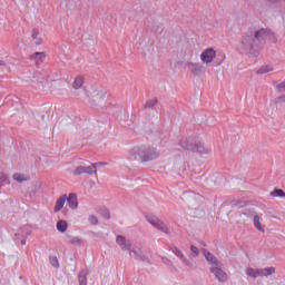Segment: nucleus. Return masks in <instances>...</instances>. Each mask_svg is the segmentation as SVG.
I'll return each instance as SVG.
<instances>
[{"label":"nucleus","instance_id":"1","mask_svg":"<svg viewBox=\"0 0 285 285\" xmlns=\"http://www.w3.org/2000/svg\"><path fill=\"white\" fill-rule=\"evenodd\" d=\"M267 41L277 43V37L274 32L264 28H249L238 45V52L248 55V57H257Z\"/></svg>","mask_w":285,"mask_h":285},{"label":"nucleus","instance_id":"2","mask_svg":"<svg viewBox=\"0 0 285 285\" xmlns=\"http://www.w3.org/2000/svg\"><path fill=\"white\" fill-rule=\"evenodd\" d=\"M130 159L135 161H153V159H157L159 157V153H157V148L150 146H140L134 147L129 150Z\"/></svg>","mask_w":285,"mask_h":285},{"label":"nucleus","instance_id":"3","mask_svg":"<svg viewBox=\"0 0 285 285\" xmlns=\"http://www.w3.org/2000/svg\"><path fill=\"white\" fill-rule=\"evenodd\" d=\"M179 146L189 153H198L199 155H207L208 153L206 147L197 141V137H185L180 140Z\"/></svg>","mask_w":285,"mask_h":285},{"label":"nucleus","instance_id":"4","mask_svg":"<svg viewBox=\"0 0 285 285\" xmlns=\"http://www.w3.org/2000/svg\"><path fill=\"white\" fill-rule=\"evenodd\" d=\"M146 219L154 228H157V230H160L161 233H165V235H170V228L168 225L161 220L155 215H147Z\"/></svg>","mask_w":285,"mask_h":285},{"label":"nucleus","instance_id":"5","mask_svg":"<svg viewBox=\"0 0 285 285\" xmlns=\"http://www.w3.org/2000/svg\"><path fill=\"white\" fill-rule=\"evenodd\" d=\"M129 255L137 262H146L147 264H150V258L144 255V252L138 246H131L129 249Z\"/></svg>","mask_w":285,"mask_h":285},{"label":"nucleus","instance_id":"6","mask_svg":"<svg viewBox=\"0 0 285 285\" xmlns=\"http://www.w3.org/2000/svg\"><path fill=\"white\" fill-rule=\"evenodd\" d=\"M32 233V228H30V226L24 225L22 228H20L17 233H16V237L17 239L20 240V244L22 246H26V239H28V237H30Z\"/></svg>","mask_w":285,"mask_h":285},{"label":"nucleus","instance_id":"7","mask_svg":"<svg viewBox=\"0 0 285 285\" xmlns=\"http://www.w3.org/2000/svg\"><path fill=\"white\" fill-rule=\"evenodd\" d=\"M73 175H97V167L95 165L90 166H78L73 170Z\"/></svg>","mask_w":285,"mask_h":285},{"label":"nucleus","instance_id":"8","mask_svg":"<svg viewBox=\"0 0 285 285\" xmlns=\"http://www.w3.org/2000/svg\"><path fill=\"white\" fill-rule=\"evenodd\" d=\"M215 57H217L215 49L208 48L202 52L200 60L204 61V63H213Z\"/></svg>","mask_w":285,"mask_h":285},{"label":"nucleus","instance_id":"9","mask_svg":"<svg viewBox=\"0 0 285 285\" xmlns=\"http://www.w3.org/2000/svg\"><path fill=\"white\" fill-rule=\"evenodd\" d=\"M222 268H224V266L210 267V273L215 275L218 282L224 283L226 282V279H228V274H226V272H224V269Z\"/></svg>","mask_w":285,"mask_h":285},{"label":"nucleus","instance_id":"10","mask_svg":"<svg viewBox=\"0 0 285 285\" xmlns=\"http://www.w3.org/2000/svg\"><path fill=\"white\" fill-rule=\"evenodd\" d=\"M116 244L121 248V250H130L132 248V242L127 239L126 236L118 235L116 237Z\"/></svg>","mask_w":285,"mask_h":285},{"label":"nucleus","instance_id":"11","mask_svg":"<svg viewBox=\"0 0 285 285\" xmlns=\"http://www.w3.org/2000/svg\"><path fill=\"white\" fill-rule=\"evenodd\" d=\"M203 255L206 258V261L208 262V264L212 265V267L224 266V264H222V262H219V259H217L215 257V255H213V253L207 252L206 249H204Z\"/></svg>","mask_w":285,"mask_h":285},{"label":"nucleus","instance_id":"12","mask_svg":"<svg viewBox=\"0 0 285 285\" xmlns=\"http://www.w3.org/2000/svg\"><path fill=\"white\" fill-rule=\"evenodd\" d=\"M66 200L69 208H71V210H76V208L79 207V202L77 200V194L75 193L69 194Z\"/></svg>","mask_w":285,"mask_h":285},{"label":"nucleus","instance_id":"13","mask_svg":"<svg viewBox=\"0 0 285 285\" xmlns=\"http://www.w3.org/2000/svg\"><path fill=\"white\" fill-rule=\"evenodd\" d=\"M188 68L190 69V72L195 75V77H199L202 75V70L204 69L202 65L195 62L188 63Z\"/></svg>","mask_w":285,"mask_h":285},{"label":"nucleus","instance_id":"14","mask_svg":"<svg viewBox=\"0 0 285 285\" xmlns=\"http://www.w3.org/2000/svg\"><path fill=\"white\" fill-rule=\"evenodd\" d=\"M259 277H271V275H274L275 267H264L258 268Z\"/></svg>","mask_w":285,"mask_h":285},{"label":"nucleus","instance_id":"15","mask_svg":"<svg viewBox=\"0 0 285 285\" xmlns=\"http://www.w3.org/2000/svg\"><path fill=\"white\" fill-rule=\"evenodd\" d=\"M66 199H67V196L66 195H62L60 196L57 202H56V206H55V213H59V210H61V208H63V206H66Z\"/></svg>","mask_w":285,"mask_h":285},{"label":"nucleus","instance_id":"16","mask_svg":"<svg viewBox=\"0 0 285 285\" xmlns=\"http://www.w3.org/2000/svg\"><path fill=\"white\" fill-rule=\"evenodd\" d=\"M79 285H88V272L82 271L78 276Z\"/></svg>","mask_w":285,"mask_h":285},{"label":"nucleus","instance_id":"17","mask_svg":"<svg viewBox=\"0 0 285 285\" xmlns=\"http://www.w3.org/2000/svg\"><path fill=\"white\" fill-rule=\"evenodd\" d=\"M181 262H183V264H185V266H187L191 271L197 269V263L193 262V259H189L185 256Z\"/></svg>","mask_w":285,"mask_h":285},{"label":"nucleus","instance_id":"18","mask_svg":"<svg viewBox=\"0 0 285 285\" xmlns=\"http://www.w3.org/2000/svg\"><path fill=\"white\" fill-rule=\"evenodd\" d=\"M31 59H36V63L37 65L43 63V60L46 59V53H43V52H35L31 56Z\"/></svg>","mask_w":285,"mask_h":285},{"label":"nucleus","instance_id":"19","mask_svg":"<svg viewBox=\"0 0 285 285\" xmlns=\"http://www.w3.org/2000/svg\"><path fill=\"white\" fill-rule=\"evenodd\" d=\"M56 228L59 230V233H66L68 230V222L59 220L56 225Z\"/></svg>","mask_w":285,"mask_h":285},{"label":"nucleus","instance_id":"20","mask_svg":"<svg viewBox=\"0 0 285 285\" xmlns=\"http://www.w3.org/2000/svg\"><path fill=\"white\" fill-rule=\"evenodd\" d=\"M246 275H248V277H253V279H257V277H259V268L255 269L253 267H248L246 269Z\"/></svg>","mask_w":285,"mask_h":285},{"label":"nucleus","instance_id":"21","mask_svg":"<svg viewBox=\"0 0 285 285\" xmlns=\"http://www.w3.org/2000/svg\"><path fill=\"white\" fill-rule=\"evenodd\" d=\"M69 243L72 244V246H81L83 242L81 240V237L79 236H68Z\"/></svg>","mask_w":285,"mask_h":285},{"label":"nucleus","instance_id":"22","mask_svg":"<svg viewBox=\"0 0 285 285\" xmlns=\"http://www.w3.org/2000/svg\"><path fill=\"white\" fill-rule=\"evenodd\" d=\"M266 72H273V66L266 65L257 70V75H266Z\"/></svg>","mask_w":285,"mask_h":285},{"label":"nucleus","instance_id":"23","mask_svg":"<svg viewBox=\"0 0 285 285\" xmlns=\"http://www.w3.org/2000/svg\"><path fill=\"white\" fill-rule=\"evenodd\" d=\"M170 250L171 253H174V255H176V257H178L181 261L186 257V255H184V252H181V249H179L176 246L171 247Z\"/></svg>","mask_w":285,"mask_h":285},{"label":"nucleus","instance_id":"24","mask_svg":"<svg viewBox=\"0 0 285 285\" xmlns=\"http://www.w3.org/2000/svg\"><path fill=\"white\" fill-rule=\"evenodd\" d=\"M81 86H83V77L78 76L73 81V88H75V90H79V88H81Z\"/></svg>","mask_w":285,"mask_h":285},{"label":"nucleus","instance_id":"25","mask_svg":"<svg viewBox=\"0 0 285 285\" xmlns=\"http://www.w3.org/2000/svg\"><path fill=\"white\" fill-rule=\"evenodd\" d=\"M14 181H18V184H23V181H28V177L23 174H14L13 175Z\"/></svg>","mask_w":285,"mask_h":285},{"label":"nucleus","instance_id":"26","mask_svg":"<svg viewBox=\"0 0 285 285\" xmlns=\"http://www.w3.org/2000/svg\"><path fill=\"white\" fill-rule=\"evenodd\" d=\"M272 197H285V191L283 189H274L271 193Z\"/></svg>","mask_w":285,"mask_h":285},{"label":"nucleus","instance_id":"27","mask_svg":"<svg viewBox=\"0 0 285 285\" xmlns=\"http://www.w3.org/2000/svg\"><path fill=\"white\" fill-rule=\"evenodd\" d=\"M254 226L257 230H262V223L258 215L254 216Z\"/></svg>","mask_w":285,"mask_h":285},{"label":"nucleus","instance_id":"28","mask_svg":"<svg viewBox=\"0 0 285 285\" xmlns=\"http://www.w3.org/2000/svg\"><path fill=\"white\" fill-rule=\"evenodd\" d=\"M49 259H50V264H51V266H53V268H59V259L57 258V256H52Z\"/></svg>","mask_w":285,"mask_h":285},{"label":"nucleus","instance_id":"29","mask_svg":"<svg viewBox=\"0 0 285 285\" xmlns=\"http://www.w3.org/2000/svg\"><path fill=\"white\" fill-rule=\"evenodd\" d=\"M155 106H157V98H154V99H151V100H148V101L146 102V105H145V108H153V107H155Z\"/></svg>","mask_w":285,"mask_h":285},{"label":"nucleus","instance_id":"30","mask_svg":"<svg viewBox=\"0 0 285 285\" xmlns=\"http://www.w3.org/2000/svg\"><path fill=\"white\" fill-rule=\"evenodd\" d=\"M190 250H191V257H199V248H197V246L191 245L190 246Z\"/></svg>","mask_w":285,"mask_h":285},{"label":"nucleus","instance_id":"31","mask_svg":"<svg viewBox=\"0 0 285 285\" xmlns=\"http://www.w3.org/2000/svg\"><path fill=\"white\" fill-rule=\"evenodd\" d=\"M89 222L90 224H92L94 226H97L99 224V219L97 218V216L95 215H90L89 216Z\"/></svg>","mask_w":285,"mask_h":285},{"label":"nucleus","instance_id":"32","mask_svg":"<svg viewBox=\"0 0 285 285\" xmlns=\"http://www.w3.org/2000/svg\"><path fill=\"white\" fill-rule=\"evenodd\" d=\"M6 181H8V177L6 174L0 173V188L6 184Z\"/></svg>","mask_w":285,"mask_h":285},{"label":"nucleus","instance_id":"33","mask_svg":"<svg viewBox=\"0 0 285 285\" xmlns=\"http://www.w3.org/2000/svg\"><path fill=\"white\" fill-rule=\"evenodd\" d=\"M161 262L165 264V266H173V261H170L168 257H161Z\"/></svg>","mask_w":285,"mask_h":285},{"label":"nucleus","instance_id":"34","mask_svg":"<svg viewBox=\"0 0 285 285\" xmlns=\"http://www.w3.org/2000/svg\"><path fill=\"white\" fill-rule=\"evenodd\" d=\"M268 3H274L276 6H282V3H285V0H266Z\"/></svg>","mask_w":285,"mask_h":285},{"label":"nucleus","instance_id":"35","mask_svg":"<svg viewBox=\"0 0 285 285\" xmlns=\"http://www.w3.org/2000/svg\"><path fill=\"white\" fill-rule=\"evenodd\" d=\"M276 88L279 92H285V81L276 85Z\"/></svg>","mask_w":285,"mask_h":285},{"label":"nucleus","instance_id":"36","mask_svg":"<svg viewBox=\"0 0 285 285\" xmlns=\"http://www.w3.org/2000/svg\"><path fill=\"white\" fill-rule=\"evenodd\" d=\"M101 210L105 219H110V212L107 208H102Z\"/></svg>","mask_w":285,"mask_h":285},{"label":"nucleus","instance_id":"37","mask_svg":"<svg viewBox=\"0 0 285 285\" xmlns=\"http://www.w3.org/2000/svg\"><path fill=\"white\" fill-rule=\"evenodd\" d=\"M39 38V29H33L32 30V39H38Z\"/></svg>","mask_w":285,"mask_h":285},{"label":"nucleus","instance_id":"38","mask_svg":"<svg viewBox=\"0 0 285 285\" xmlns=\"http://www.w3.org/2000/svg\"><path fill=\"white\" fill-rule=\"evenodd\" d=\"M277 101H279L281 104H284V102H285V95L278 97V98H277Z\"/></svg>","mask_w":285,"mask_h":285},{"label":"nucleus","instance_id":"39","mask_svg":"<svg viewBox=\"0 0 285 285\" xmlns=\"http://www.w3.org/2000/svg\"><path fill=\"white\" fill-rule=\"evenodd\" d=\"M35 43H36V46H41V38L35 39Z\"/></svg>","mask_w":285,"mask_h":285},{"label":"nucleus","instance_id":"40","mask_svg":"<svg viewBox=\"0 0 285 285\" xmlns=\"http://www.w3.org/2000/svg\"><path fill=\"white\" fill-rule=\"evenodd\" d=\"M91 166H96L97 168L98 166H106V163H96V164H91Z\"/></svg>","mask_w":285,"mask_h":285},{"label":"nucleus","instance_id":"41","mask_svg":"<svg viewBox=\"0 0 285 285\" xmlns=\"http://www.w3.org/2000/svg\"><path fill=\"white\" fill-rule=\"evenodd\" d=\"M105 97H106V94H101L100 96L98 95L97 97H96V99H105Z\"/></svg>","mask_w":285,"mask_h":285},{"label":"nucleus","instance_id":"42","mask_svg":"<svg viewBox=\"0 0 285 285\" xmlns=\"http://www.w3.org/2000/svg\"><path fill=\"white\" fill-rule=\"evenodd\" d=\"M31 81L32 83H39V79H37V77H33Z\"/></svg>","mask_w":285,"mask_h":285},{"label":"nucleus","instance_id":"43","mask_svg":"<svg viewBox=\"0 0 285 285\" xmlns=\"http://www.w3.org/2000/svg\"><path fill=\"white\" fill-rule=\"evenodd\" d=\"M0 66H6V61L0 60Z\"/></svg>","mask_w":285,"mask_h":285}]
</instances>
